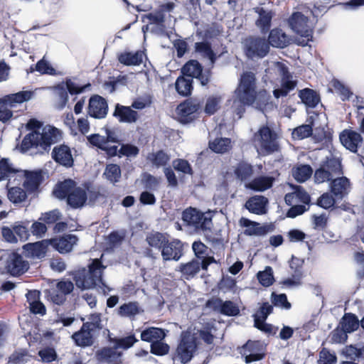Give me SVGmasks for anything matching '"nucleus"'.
I'll return each instance as SVG.
<instances>
[{"mask_svg": "<svg viewBox=\"0 0 364 364\" xmlns=\"http://www.w3.org/2000/svg\"><path fill=\"white\" fill-rule=\"evenodd\" d=\"M26 127L30 132L21 141L20 149L23 152L31 148H39L45 151L61 137V132L58 129L50 125L43 126V122L36 119H31Z\"/></svg>", "mask_w": 364, "mask_h": 364, "instance_id": "f257e3e1", "label": "nucleus"}, {"mask_svg": "<svg viewBox=\"0 0 364 364\" xmlns=\"http://www.w3.org/2000/svg\"><path fill=\"white\" fill-rule=\"evenodd\" d=\"M257 96L256 80L251 72L244 73L240 77V83L234 92L231 108L237 119L242 117L246 105H252Z\"/></svg>", "mask_w": 364, "mask_h": 364, "instance_id": "f03ea898", "label": "nucleus"}, {"mask_svg": "<svg viewBox=\"0 0 364 364\" xmlns=\"http://www.w3.org/2000/svg\"><path fill=\"white\" fill-rule=\"evenodd\" d=\"M53 194L58 198L67 197L68 205L74 208L82 207L87 200L89 203H93L98 196L96 191L88 187H76L75 183L70 179L60 183L53 191Z\"/></svg>", "mask_w": 364, "mask_h": 364, "instance_id": "7ed1b4c3", "label": "nucleus"}, {"mask_svg": "<svg viewBox=\"0 0 364 364\" xmlns=\"http://www.w3.org/2000/svg\"><path fill=\"white\" fill-rule=\"evenodd\" d=\"M105 266L99 259H94L89 264L88 270L82 269L75 276L76 286L81 289H89L100 285Z\"/></svg>", "mask_w": 364, "mask_h": 364, "instance_id": "20e7f679", "label": "nucleus"}, {"mask_svg": "<svg viewBox=\"0 0 364 364\" xmlns=\"http://www.w3.org/2000/svg\"><path fill=\"white\" fill-rule=\"evenodd\" d=\"M272 71L277 73L281 77V87L274 90V96L276 98H279L287 95L296 87V80H294L288 68L282 63L275 62L266 70L267 73H270Z\"/></svg>", "mask_w": 364, "mask_h": 364, "instance_id": "39448f33", "label": "nucleus"}, {"mask_svg": "<svg viewBox=\"0 0 364 364\" xmlns=\"http://www.w3.org/2000/svg\"><path fill=\"white\" fill-rule=\"evenodd\" d=\"M183 221L196 231L210 230L212 227V216L210 212L202 213L190 208L183 212Z\"/></svg>", "mask_w": 364, "mask_h": 364, "instance_id": "423d86ee", "label": "nucleus"}, {"mask_svg": "<svg viewBox=\"0 0 364 364\" xmlns=\"http://www.w3.org/2000/svg\"><path fill=\"white\" fill-rule=\"evenodd\" d=\"M289 22L291 29L299 36L295 40L296 43L301 46H307L312 38V29L307 18L299 12H295Z\"/></svg>", "mask_w": 364, "mask_h": 364, "instance_id": "0eeeda50", "label": "nucleus"}, {"mask_svg": "<svg viewBox=\"0 0 364 364\" xmlns=\"http://www.w3.org/2000/svg\"><path fill=\"white\" fill-rule=\"evenodd\" d=\"M254 144L259 153L269 154L277 150V134L267 126L259 128L254 136Z\"/></svg>", "mask_w": 364, "mask_h": 364, "instance_id": "6e6552de", "label": "nucleus"}, {"mask_svg": "<svg viewBox=\"0 0 364 364\" xmlns=\"http://www.w3.org/2000/svg\"><path fill=\"white\" fill-rule=\"evenodd\" d=\"M342 173L341 161L338 159L332 158L326 161L314 173V181L316 183H322L328 181L334 176Z\"/></svg>", "mask_w": 364, "mask_h": 364, "instance_id": "1a4fd4ad", "label": "nucleus"}, {"mask_svg": "<svg viewBox=\"0 0 364 364\" xmlns=\"http://www.w3.org/2000/svg\"><path fill=\"white\" fill-rule=\"evenodd\" d=\"M269 46L264 38H249L245 41L246 55L250 58H263L269 52Z\"/></svg>", "mask_w": 364, "mask_h": 364, "instance_id": "9d476101", "label": "nucleus"}, {"mask_svg": "<svg viewBox=\"0 0 364 364\" xmlns=\"http://www.w3.org/2000/svg\"><path fill=\"white\" fill-rule=\"evenodd\" d=\"M196 348V345L193 336L190 334L184 335L176 349V358L183 363H188L192 358Z\"/></svg>", "mask_w": 364, "mask_h": 364, "instance_id": "9b49d317", "label": "nucleus"}, {"mask_svg": "<svg viewBox=\"0 0 364 364\" xmlns=\"http://www.w3.org/2000/svg\"><path fill=\"white\" fill-rule=\"evenodd\" d=\"M108 106L106 100L100 95H94L90 98L87 113L96 119L105 117L107 114Z\"/></svg>", "mask_w": 364, "mask_h": 364, "instance_id": "f8f14e48", "label": "nucleus"}, {"mask_svg": "<svg viewBox=\"0 0 364 364\" xmlns=\"http://www.w3.org/2000/svg\"><path fill=\"white\" fill-rule=\"evenodd\" d=\"M341 144L352 152H356L358 146L362 143L360 134L350 129H345L340 134Z\"/></svg>", "mask_w": 364, "mask_h": 364, "instance_id": "ddd939ff", "label": "nucleus"}, {"mask_svg": "<svg viewBox=\"0 0 364 364\" xmlns=\"http://www.w3.org/2000/svg\"><path fill=\"white\" fill-rule=\"evenodd\" d=\"M182 255V244L179 240L166 241L161 248L164 260H178Z\"/></svg>", "mask_w": 364, "mask_h": 364, "instance_id": "4468645a", "label": "nucleus"}, {"mask_svg": "<svg viewBox=\"0 0 364 364\" xmlns=\"http://www.w3.org/2000/svg\"><path fill=\"white\" fill-rule=\"evenodd\" d=\"M239 224L245 228L244 233L250 236H262L269 232V225H260L258 223L251 221L245 218H242Z\"/></svg>", "mask_w": 364, "mask_h": 364, "instance_id": "2eb2a0df", "label": "nucleus"}, {"mask_svg": "<svg viewBox=\"0 0 364 364\" xmlns=\"http://www.w3.org/2000/svg\"><path fill=\"white\" fill-rule=\"evenodd\" d=\"M6 267L11 274L16 276L25 272L28 268V264L21 256L12 253L8 257Z\"/></svg>", "mask_w": 364, "mask_h": 364, "instance_id": "dca6fc26", "label": "nucleus"}, {"mask_svg": "<svg viewBox=\"0 0 364 364\" xmlns=\"http://www.w3.org/2000/svg\"><path fill=\"white\" fill-rule=\"evenodd\" d=\"M78 238L74 235H65L60 238L50 240V244L60 253L70 252L77 244Z\"/></svg>", "mask_w": 364, "mask_h": 364, "instance_id": "f3484780", "label": "nucleus"}, {"mask_svg": "<svg viewBox=\"0 0 364 364\" xmlns=\"http://www.w3.org/2000/svg\"><path fill=\"white\" fill-rule=\"evenodd\" d=\"M200 109V103L196 100H186L176 108V113L181 122H187L191 116Z\"/></svg>", "mask_w": 364, "mask_h": 364, "instance_id": "a211bd4d", "label": "nucleus"}, {"mask_svg": "<svg viewBox=\"0 0 364 364\" xmlns=\"http://www.w3.org/2000/svg\"><path fill=\"white\" fill-rule=\"evenodd\" d=\"M183 75L188 77L198 78L202 85H205L208 82V77L202 73V66L196 60H190L182 68Z\"/></svg>", "mask_w": 364, "mask_h": 364, "instance_id": "6ab92c4d", "label": "nucleus"}, {"mask_svg": "<svg viewBox=\"0 0 364 364\" xmlns=\"http://www.w3.org/2000/svg\"><path fill=\"white\" fill-rule=\"evenodd\" d=\"M52 154L54 160L64 166L70 167L73 164L70 149L65 145L55 147Z\"/></svg>", "mask_w": 364, "mask_h": 364, "instance_id": "aec40b11", "label": "nucleus"}, {"mask_svg": "<svg viewBox=\"0 0 364 364\" xmlns=\"http://www.w3.org/2000/svg\"><path fill=\"white\" fill-rule=\"evenodd\" d=\"M93 328H90L89 323H84L81 329L75 333L72 338L80 346H89L93 343Z\"/></svg>", "mask_w": 364, "mask_h": 364, "instance_id": "412c9836", "label": "nucleus"}, {"mask_svg": "<svg viewBox=\"0 0 364 364\" xmlns=\"http://www.w3.org/2000/svg\"><path fill=\"white\" fill-rule=\"evenodd\" d=\"M114 116L120 122L124 123H134L138 119V114L130 107L117 104L115 107Z\"/></svg>", "mask_w": 364, "mask_h": 364, "instance_id": "4be33fe9", "label": "nucleus"}, {"mask_svg": "<svg viewBox=\"0 0 364 364\" xmlns=\"http://www.w3.org/2000/svg\"><path fill=\"white\" fill-rule=\"evenodd\" d=\"M350 190V183L346 177H340L333 180L331 191L338 198H343Z\"/></svg>", "mask_w": 364, "mask_h": 364, "instance_id": "5701e85b", "label": "nucleus"}, {"mask_svg": "<svg viewBox=\"0 0 364 364\" xmlns=\"http://www.w3.org/2000/svg\"><path fill=\"white\" fill-rule=\"evenodd\" d=\"M49 244L50 241L48 240L28 243L23 245V250L28 257L41 258L44 257L46 248Z\"/></svg>", "mask_w": 364, "mask_h": 364, "instance_id": "b1692460", "label": "nucleus"}, {"mask_svg": "<svg viewBox=\"0 0 364 364\" xmlns=\"http://www.w3.org/2000/svg\"><path fill=\"white\" fill-rule=\"evenodd\" d=\"M267 199L262 196H256L250 198L245 203L246 208L251 213L261 215L266 213Z\"/></svg>", "mask_w": 364, "mask_h": 364, "instance_id": "393cba45", "label": "nucleus"}, {"mask_svg": "<svg viewBox=\"0 0 364 364\" xmlns=\"http://www.w3.org/2000/svg\"><path fill=\"white\" fill-rule=\"evenodd\" d=\"M98 359L107 364H118L121 352L116 346L112 348H105L97 353Z\"/></svg>", "mask_w": 364, "mask_h": 364, "instance_id": "a878e982", "label": "nucleus"}, {"mask_svg": "<svg viewBox=\"0 0 364 364\" xmlns=\"http://www.w3.org/2000/svg\"><path fill=\"white\" fill-rule=\"evenodd\" d=\"M254 10L259 15L256 21V26L260 29L262 33H267L271 26V21L273 17L272 12L259 7L255 8Z\"/></svg>", "mask_w": 364, "mask_h": 364, "instance_id": "bb28decb", "label": "nucleus"}, {"mask_svg": "<svg viewBox=\"0 0 364 364\" xmlns=\"http://www.w3.org/2000/svg\"><path fill=\"white\" fill-rule=\"evenodd\" d=\"M269 43L275 48H284L289 43V36L279 28L272 29L269 35Z\"/></svg>", "mask_w": 364, "mask_h": 364, "instance_id": "cd10ccee", "label": "nucleus"}, {"mask_svg": "<svg viewBox=\"0 0 364 364\" xmlns=\"http://www.w3.org/2000/svg\"><path fill=\"white\" fill-rule=\"evenodd\" d=\"M145 55L142 51L124 52L118 55L119 61L128 66L139 65L142 63Z\"/></svg>", "mask_w": 364, "mask_h": 364, "instance_id": "c85d7f7f", "label": "nucleus"}, {"mask_svg": "<svg viewBox=\"0 0 364 364\" xmlns=\"http://www.w3.org/2000/svg\"><path fill=\"white\" fill-rule=\"evenodd\" d=\"M143 312L138 302L129 301L123 304L117 309V315L121 317L134 318L136 315Z\"/></svg>", "mask_w": 364, "mask_h": 364, "instance_id": "c756f323", "label": "nucleus"}, {"mask_svg": "<svg viewBox=\"0 0 364 364\" xmlns=\"http://www.w3.org/2000/svg\"><path fill=\"white\" fill-rule=\"evenodd\" d=\"M33 96V92L31 90H23L18 92L5 96L3 99L9 104V107H15L17 104L30 100Z\"/></svg>", "mask_w": 364, "mask_h": 364, "instance_id": "7c9ffc66", "label": "nucleus"}, {"mask_svg": "<svg viewBox=\"0 0 364 364\" xmlns=\"http://www.w3.org/2000/svg\"><path fill=\"white\" fill-rule=\"evenodd\" d=\"M166 336V331L162 328L150 327L144 330L141 333V339L144 341L154 343L163 340Z\"/></svg>", "mask_w": 364, "mask_h": 364, "instance_id": "2f4dec72", "label": "nucleus"}, {"mask_svg": "<svg viewBox=\"0 0 364 364\" xmlns=\"http://www.w3.org/2000/svg\"><path fill=\"white\" fill-rule=\"evenodd\" d=\"M274 178L271 176H260L246 184L245 186L257 191H264L272 186Z\"/></svg>", "mask_w": 364, "mask_h": 364, "instance_id": "473e14b6", "label": "nucleus"}, {"mask_svg": "<svg viewBox=\"0 0 364 364\" xmlns=\"http://www.w3.org/2000/svg\"><path fill=\"white\" fill-rule=\"evenodd\" d=\"M272 306L268 303L264 304L259 310L255 314V326L259 329L267 330L265 328L264 321L268 315L272 311Z\"/></svg>", "mask_w": 364, "mask_h": 364, "instance_id": "72a5a7b5", "label": "nucleus"}, {"mask_svg": "<svg viewBox=\"0 0 364 364\" xmlns=\"http://www.w3.org/2000/svg\"><path fill=\"white\" fill-rule=\"evenodd\" d=\"M214 307L220 313L227 316H235L239 313L238 307L232 301H223L217 299L214 301Z\"/></svg>", "mask_w": 364, "mask_h": 364, "instance_id": "f704fd0d", "label": "nucleus"}, {"mask_svg": "<svg viewBox=\"0 0 364 364\" xmlns=\"http://www.w3.org/2000/svg\"><path fill=\"white\" fill-rule=\"evenodd\" d=\"M25 176L23 186L28 191L36 190L41 183V176L37 172L21 171Z\"/></svg>", "mask_w": 364, "mask_h": 364, "instance_id": "c9c22d12", "label": "nucleus"}, {"mask_svg": "<svg viewBox=\"0 0 364 364\" xmlns=\"http://www.w3.org/2000/svg\"><path fill=\"white\" fill-rule=\"evenodd\" d=\"M313 117L314 116H311L308 120L309 124L299 126L292 131L291 134L293 139L296 140H301L311 135L312 127L314 125Z\"/></svg>", "mask_w": 364, "mask_h": 364, "instance_id": "e433bc0d", "label": "nucleus"}, {"mask_svg": "<svg viewBox=\"0 0 364 364\" xmlns=\"http://www.w3.org/2000/svg\"><path fill=\"white\" fill-rule=\"evenodd\" d=\"M170 159V156L163 151L150 153L147 156V161L157 168L165 166Z\"/></svg>", "mask_w": 364, "mask_h": 364, "instance_id": "4c0bfd02", "label": "nucleus"}, {"mask_svg": "<svg viewBox=\"0 0 364 364\" xmlns=\"http://www.w3.org/2000/svg\"><path fill=\"white\" fill-rule=\"evenodd\" d=\"M209 147L215 153L223 154L231 149V141L228 138H217L209 141Z\"/></svg>", "mask_w": 364, "mask_h": 364, "instance_id": "58836bf2", "label": "nucleus"}, {"mask_svg": "<svg viewBox=\"0 0 364 364\" xmlns=\"http://www.w3.org/2000/svg\"><path fill=\"white\" fill-rule=\"evenodd\" d=\"M195 50L202 58L208 59L211 64L214 63L215 55L208 43H196Z\"/></svg>", "mask_w": 364, "mask_h": 364, "instance_id": "ea45409f", "label": "nucleus"}, {"mask_svg": "<svg viewBox=\"0 0 364 364\" xmlns=\"http://www.w3.org/2000/svg\"><path fill=\"white\" fill-rule=\"evenodd\" d=\"M200 269V262L198 260H192L186 264H181L179 267V271L187 279L193 277Z\"/></svg>", "mask_w": 364, "mask_h": 364, "instance_id": "a19ab883", "label": "nucleus"}, {"mask_svg": "<svg viewBox=\"0 0 364 364\" xmlns=\"http://www.w3.org/2000/svg\"><path fill=\"white\" fill-rule=\"evenodd\" d=\"M299 97L302 102L308 107H314L319 102L318 95L310 89H304L300 91Z\"/></svg>", "mask_w": 364, "mask_h": 364, "instance_id": "79ce46f5", "label": "nucleus"}, {"mask_svg": "<svg viewBox=\"0 0 364 364\" xmlns=\"http://www.w3.org/2000/svg\"><path fill=\"white\" fill-rule=\"evenodd\" d=\"M257 277L259 284L265 287L271 286L274 282L273 269L269 266H267L263 271H259L257 274Z\"/></svg>", "mask_w": 364, "mask_h": 364, "instance_id": "37998d69", "label": "nucleus"}, {"mask_svg": "<svg viewBox=\"0 0 364 364\" xmlns=\"http://www.w3.org/2000/svg\"><path fill=\"white\" fill-rule=\"evenodd\" d=\"M341 327L344 332L351 333L359 326L358 319L353 314H346L341 321Z\"/></svg>", "mask_w": 364, "mask_h": 364, "instance_id": "c03bdc74", "label": "nucleus"}, {"mask_svg": "<svg viewBox=\"0 0 364 364\" xmlns=\"http://www.w3.org/2000/svg\"><path fill=\"white\" fill-rule=\"evenodd\" d=\"M177 92L183 96H188L192 90V80L184 77H179L176 82Z\"/></svg>", "mask_w": 364, "mask_h": 364, "instance_id": "a18cd8bd", "label": "nucleus"}, {"mask_svg": "<svg viewBox=\"0 0 364 364\" xmlns=\"http://www.w3.org/2000/svg\"><path fill=\"white\" fill-rule=\"evenodd\" d=\"M312 174V168L309 165H302L293 169L292 175L299 182L306 181Z\"/></svg>", "mask_w": 364, "mask_h": 364, "instance_id": "49530a36", "label": "nucleus"}, {"mask_svg": "<svg viewBox=\"0 0 364 364\" xmlns=\"http://www.w3.org/2000/svg\"><path fill=\"white\" fill-rule=\"evenodd\" d=\"M104 175L112 183L117 182L121 177V169L117 164H108Z\"/></svg>", "mask_w": 364, "mask_h": 364, "instance_id": "de8ad7c7", "label": "nucleus"}, {"mask_svg": "<svg viewBox=\"0 0 364 364\" xmlns=\"http://www.w3.org/2000/svg\"><path fill=\"white\" fill-rule=\"evenodd\" d=\"M8 198L13 203H20L26 198V192L21 188H11L8 191Z\"/></svg>", "mask_w": 364, "mask_h": 364, "instance_id": "09e8293b", "label": "nucleus"}, {"mask_svg": "<svg viewBox=\"0 0 364 364\" xmlns=\"http://www.w3.org/2000/svg\"><path fill=\"white\" fill-rule=\"evenodd\" d=\"M18 172V170L6 159L0 161V177L2 180L9 177L11 175Z\"/></svg>", "mask_w": 364, "mask_h": 364, "instance_id": "8fccbe9b", "label": "nucleus"}, {"mask_svg": "<svg viewBox=\"0 0 364 364\" xmlns=\"http://www.w3.org/2000/svg\"><path fill=\"white\" fill-rule=\"evenodd\" d=\"M235 175L240 180H246L250 178L252 173V166L247 163H240L236 167L235 170Z\"/></svg>", "mask_w": 364, "mask_h": 364, "instance_id": "3c124183", "label": "nucleus"}, {"mask_svg": "<svg viewBox=\"0 0 364 364\" xmlns=\"http://www.w3.org/2000/svg\"><path fill=\"white\" fill-rule=\"evenodd\" d=\"M36 70L41 74H46L50 75H56V70L53 68L50 63L46 60L45 57H43L36 63Z\"/></svg>", "mask_w": 364, "mask_h": 364, "instance_id": "603ef678", "label": "nucleus"}, {"mask_svg": "<svg viewBox=\"0 0 364 364\" xmlns=\"http://www.w3.org/2000/svg\"><path fill=\"white\" fill-rule=\"evenodd\" d=\"M146 240L150 246L156 248H162L165 242L167 241L166 237L159 232L149 234Z\"/></svg>", "mask_w": 364, "mask_h": 364, "instance_id": "864d4df0", "label": "nucleus"}, {"mask_svg": "<svg viewBox=\"0 0 364 364\" xmlns=\"http://www.w3.org/2000/svg\"><path fill=\"white\" fill-rule=\"evenodd\" d=\"M342 354L347 358L355 360L361 357L363 350L362 348L350 345L343 349Z\"/></svg>", "mask_w": 364, "mask_h": 364, "instance_id": "5fc2aeb1", "label": "nucleus"}, {"mask_svg": "<svg viewBox=\"0 0 364 364\" xmlns=\"http://www.w3.org/2000/svg\"><path fill=\"white\" fill-rule=\"evenodd\" d=\"M173 166L177 171L184 174L192 175L193 171L190 164L184 159H178L173 161Z\"/></svg>", "mask_w": 364, "mask_h": 364, "instance_id": "6e6d98bb", "label": "nucleus"}, {"mask_svg": "<svg viewBox=\"0 0 364 364\" xmlns=\"http://www.w3.org/2000/svg\"><path fill=\"white\" fill-rule=\"evenodd\" d=\"M13 229L17 238L20 241H26L28 239L29 232L26 226L21 223L17 222L13 225Z\"/></svg>", "mask_w": 364, "mask_h": 364, "instance_id": "4d7b16f0", "label": "nucleus"}, {"mask_svg": "<svg viewBox=\"0 0 364 364\" xmlns=\"http://www.w3.org/2000/svg\"><path fill=\"white\" fill-rule=\"evenodd\" d=\"M169 346L168 344L159 340L151 345V353L157 355H164L168 353Z\"/></svg>", "mask_w": 364, "mask_h": 364, "instance_id": "13d9d810", "label": "nucleus"}, {"mask_svg": "<svg viewBox=\"0 0 364 364\" xmlns=\"http://www.w3.org/2000/svg\"><path fill=\"white\" fill-rule=\"evenodd\" d=\"M139 149L132 144H123L119 149V156L135 157L139 154Z\"/></svg>", "mask_w": 364, "mask_h": 364, "instance_id": "bf43d9fd", "label": "nucleus"}, {"mask_svg": "<svg viewBox=\"0 0 364 364\" xmlns=\"http://www.w3.org/2000/svg\"><path fill=\"white\" fill-rule=\"evenodd\" d=\"M61 218V214L58 210H53L51 211L43 213L39 218L40 220L47 224H53Z\"/></svg>", "mask_w": 364, "mask_h": 364, "instance_id": "052dcab7", "label": "nucleus"}, {"mask_svg": "<svg viewBox=\"0 0 364 364\" xmlns=\"http://www.w3.org/2000/svg\"><path fill=\"white\" fill-rule=\"evenodd\" d=\"M220 103V97L212 96L210 97L206 102L205 106V112L208 114H214L217 109L219 108V105Z\"/></svg>", "mask_w": 364, "mask_h": 364, "instance_id": "680f3d73", "label": "nucleus"}, {"mask_svg": "<svg viewBox=\"0 0 364 364\" xmlns=\"http://www.w3.org/2000/svg\"><path fill=\"white\" fill-rule=\"evenodd\" d=\"M272 303L277 306L286 309H289L291 308V304L287 301V296L284 294H276L275 293H272Z\"/></svg>", "mask_w": 364, "mask_h": 364, "instance_id": "e2e57ef3", "label": "nucleus"}, {"mask_svg": "<svg viewBox=\"0 0 364 364\" xmlns=\"http://www.w3.org/2000/svg\"><path fill=\"white\" fill-rule=\"evenodd\" d=\"M12 115L9 104L3 98L0 99V121L6 122L12 117Z\"/></svg>", "mask_w": 364, "mask_h": 364, "instance_id": "0e129e2a", "label": "nucleus"}, {"mask_svg": "<svg viewBox=\"0 0 364 364\" xmlns=\"http://www.w3.org/2000/svg\"><path fill=\"white\" fill-rule=\"evenodd\" d=\"M38 355L41 360L45 363H50L55 360L57 358V354L53 348H46L38 352Z\"/></svg>", "mask_w": 364, "mask_h": 364, "instance_id": "69168bd1", "label": "nucleus"}, {"mask_svg": "<svg viewBox=\"0 0 364 364\" xmlns=\"http://www.w3.org/2000/svg\"><path fill=\"white\" fill-rule=\"evenodd\" d=\"M301 271L296 270L291 278H287L282 282L284 286L287 287H295L301 284Z\"/></svg>", "mask_w": 364, "mask_h": 364, "instance_id": "338daca9", "label": "nucleus"}, {"mask_svg": "<svg viewBox=\"0 0 364 364\" xmlns=\"http://www.w3.org/2000/svg\"><path fill=\"white\" fill-rule=\"evenodd\" d=\"M336 356L331 353L328 350L323 349L319 354V364H335L336 363Z\"/></svg>", "mask_w": 364, "mask_h": 364, "instance_id": "774afa93", "label": "nucleus"}]
</instances>
